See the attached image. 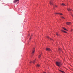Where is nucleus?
<instances>
[{
  "label": "nucleus",
  "mask_w": 73,
  "mask_h": 73,
  "mask_svg": "<svg viewBox=\"0 0 73 73\" xmlns=\"http://www.w3.org/2000/svg\"><path fill=\"white\" fill-rule=\"evenodd\" d=\"M56 65L59 67V68H60V66L62 65L61 63L60 62H56Z\"/></svg>",
  "instance_id": "obj_1"
},
{
  "label": "nucleus",
  "mask_w": 73,
  "mask_h": 73,
  "mask_svg": "<svg viewBox=\"0 0 73 73\" xmlns=\"http://www.w3.org/2000/svg\"><path fill=\"white\" fill-rule=\"evenodd\" d=\"M52 1H53V0H51L50 1V4L51 5H53V2Z\"/></svg>",
  "instance_id": "obj_2"
},
{
  "label": "nucleus",
  "mask_w": 73,
  "mask_h": 73,
  "mask_svg": "<svg viewBox=\"0 0 73 73\" xmlns=\"http://www.w3.org/2000/svg\"><path fill=\"white\" fill-rule=\"evenodd\" d=\"M46 50H47L48 51H51V50L48 48H46Z\"/></svg>",
  "instance_id": "obj_3"
},
{
  "label": "nucleus",
  "mask_w": 73,
  "mask_h": 73,
  "mask_svg": "<svg viewBox=\"0 0 73 73\" xmlns=\"http://www.w3.org/2000/svg\"><path fill=\"white\" fill-rule=\"evenodd\" d=\"M36 59H35L33 62L31 61L30 62V63H32V62H33V63L35 64V63L36 62Z\"/></svg>",
  "instance_id": "obj_4"
},
{
  "label": "nucleus",
  "mask_w": 73,
  "mask_h": 73,
  "mask_svg": "<svg viewBox=\"0 0 73 73\" xmlns=\"http://www.w3.org/2000/svg\"><path fill=\"white\" fill-rule=\"evenodd\" d=\"M19 1V0H15L13 1V3H16V2Z\"/></svg>",
  "instance_id": "obj_5"
},
{
  "label": "nucleus",
  "mask_w": 73,
  "mask_h": 73,
  "mask_svg": "<svg viewBox=\"0 0 73 73\" xmlns=\"http://www.w3.org/2000/svg\"><path fill=\"white\" fill-rule=\"evenodd\" d=\"M67 10H68V11H72V10L70 8H68L67 9Z\"/></svg>",
  "instance_id": "obj_6"
},
{
  "label": "nucleus",
  "mask_w": 73,
  "mask_h": 73,
  "mask_svg": "<svg viewBox=\"0 0 73 73\" xmlns=\"http://www.w3.org/2000/svg\"><path fill=\"white\" fill-rule=\"evenodd\" d=\"M66 24H67V25H70L71 24V23L70 22H66Z\"/></svg>",
  "instance_id": "obj_7"
},
{
  "label": "nucleus",
  "mask_w": 73,
  "mask_h": 73,
  "mask_svg": "<svg viewBox=\"0 0 73 73\" xmlns=\"http://www.w3.org/2000/svg\"><path fill=\"white\" fill-rule=\"evenodd\" d=\"M35 48H34L33 49V51H32V54H33V53H34V52H35Z\"/></svg>",
  "instance_id": "obj_8"
},
{
  "label": "nucleus",
  "mask_w": 73,
  "mask_h": 73,
  "mask_svg": "<svg viewBox=\"0 0 73 73\" xmlns=\"http://www.w3.org/2000/svg\"><path fill=\"white\" fill-rule=\"evenodd\" d=\"M55 14H59V15H63L61 13H55Z\"/></svg>",
  "instance_id": "obj_9"
},
{
  "label": "nucleus",
  "mask_w": 73,
  "mask_h": 73,
  "mask_svg": "<svg viewBox=\"0 0 73 73\" xmlns=\"http://www.w3.org/2000/svg\"><path fill=\"white\" fill-rule=\"evenodd\" d=\"M47 38H48V39H49V38H50V40H53V39H52L51 38H49V37L47 36L46 37Z\"/></svg>",
  "instance_id": "obj_10"
},
{
  "label": "nucleus",
  "mask_w": 73,
  "mask_h": 73,
  "mask_svg": "<svg viewBox=\"0 0 73 73\" xmlns=\"http://www.w3.org/2000/svg\"><path fill=\"white\" fill-rule=\"evenodd\" d=\"M61 31L62 32H64V33H67V32H66L64 30H61Z\"/></svg>",
  "instance_id": "obj_11"
},
{
  "label": "nucleus",
  "mask_w": 73,
  "mask_h": 73,
  "mask_svg": "<svg viewBox=\"0 0 73 73\" xmlns=\"http://www.w3.org/2000/svg\"><path fill=\"white\" fill-rule=\"evenodd\" d=\"M56 35H57V36H58L60 35V34H58L57 33H56Z\"/></svg>",
  "instance_id": "obj_12"
},
{
  "label": "nucleus",
  "mask_w": 73,
  "mask_h": 73,
  "mask_svg": "<svg viewBox=\"0 0 73 73\" xmlns=\"http://www.w3.org/2000/svg\"><path fill=\"white\" fill-rule=\"evenodd\" d=\"M59 70V71H60V72H62V73H65V72H64V71H61V70Z\"/></svg>",
  "instance_id": "obj_13"
},
{
  "label": "nucleus",
  "mask_w": 73,
  "mask_h": 73,
  "mask_svg": "<svg viewBox=\"0 0 73 73\" xmlns=\"http://www.w3.org/2000/svg\"><path fill=\"white\" fill-rule=\"evenodd\" d=\"M63 29L64 30H65L66 31H67V29H66V28H65V27H63Z\"/></svg>",
  "instance_id": "obj_14"
},
{
  "label": "nucleus",
  "mask_w": 73,
  "mask_h": 73,
  "mask_svg": "<svg viewBox=\"0 0 73 73\" xmlns=\"http://www.w3.org/2000/svg\"><path fill=\"white\" fill-rule=\"evenodd\" d=\"M61 5H63V6H65V5L64 3L62 4Z\"/></svg>",
  "instance_id": "obj_15"
},
{
  "label": "nucleus",
  "mask_w": 73,
  "mask_h": 73,
  "mask_svg": "<svg viewBox=\"0 0 73 73\" xmlns=\"http://www.w3.org/2000/svg\"><path fill=\"white\" fill-rule=\"evenodd\" d=\"M40 66V65L39 64H37V67H39Z\"/></svg>",
  "instance_id": "obj_16"
},
{
  "label": "nucleus",
  "mask_w": 73,
  "mask_h": 73,
  "mask_svg": "<svg viewBox=\"0 0 73 73\" xmlns=\"http://www.w3.org/2000/svg\"><path fill=\"white\" fill-rule=\"evenodd\" d=\"M41 55L40 54L39 56V58H40V57H41Z\"/></svg>",
  "instance_id": "obj_17"
},
{
  "label": "nucleus",
  "mask_w": 73,
  "mask_h": 73,
  "mask_svg": "<svg viewBox=\"0 0 73 73\" xmlns=\"http://www.w3.org/2000/svg\"><path fill=\"white\" fill-rule=\"evenodd\" d=\"M61 18H62V19H65V18H64V17H63L62 16H61Z\"/></svg>",
  "instance_id": "obj_18"
},
{
  "label": "nucleus",
  "mask_w": 73,
  "mask_h": 73,
  "mask_svg": "<svg viewBox=\"0 0 73 73\" xmlns=\"http://www.w3.org/2000/svg\"><path fill=\"white\" fill-rule=\"evenodd\" d=\"M55 7H57V6L56 5H55Z\"/></svg>",
  "instance_id": "obj_19"
},
{
  "label": "nucleus",
  "mask_w": 73,
  "mask_h": 73,
  "mask_svg": "<svg viewBox=\"0 0 73 73\" xmlns=\"http://www.w3.org/2000/svg\"><path fill=\"white\" fill-rule=\"evenodd\" d=\"M71 16H73V15H71Z\"/></svg>",
  "instance_id": "obj_20"
},
{
  "label": "nucleus",
  "mask_w": 73,
  "mask_h": 73,
  "mask_svg": "<svg viewBox=\"0 0 73 73\" xmlns=\"http://www.w3.org/2000/svg\"><path fill=\"white\" fill-rule=\"evenodd\" d=\"M31 37L30 38V40H31Z\"/></svg>",
  "instance_id": "obj_21"
},
{
  "label": "nucleus",
  "mask_w": 73,
  "mask_h": 73,
  "mask_svg": "<svg viewBox=\"0 0 73 73\" xmlns=\"http://www.w3.org/2000/svg\"><path fill=\"white\" fill-rule=\"evenodd\" d=\"M59 49L60 50L61 49L59 48Z\"/></svg>",
  "instance_id": "obj_22"
},
{
  "label": "nucleus",
  "mask_w": 73,
  "mask_h": 73,
  "mask_svg": "<svg viewBox=\"0 0 73 73\" xmlns=\"http://www.w3.org/2000/svg\"><path fill=\"white\" fill-rule=\"evenodd\" d=\"M32 36V35H31V36Z\"/></svg>",
  "instance_id": "obj_23"
}]
</instances>
